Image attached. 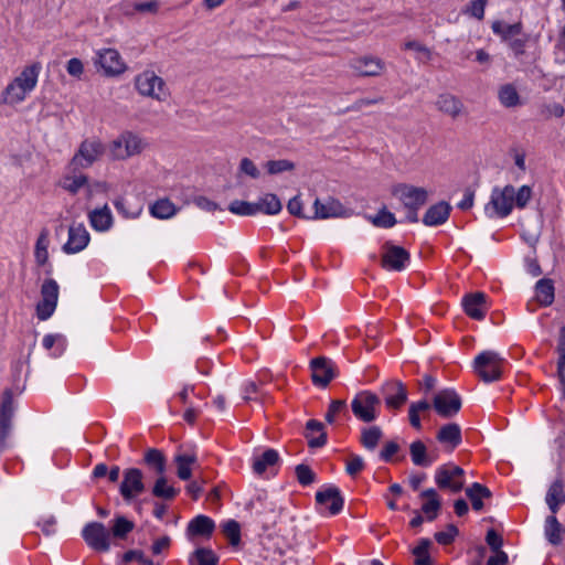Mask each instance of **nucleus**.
Listing matches in <instances>:
<instances>
[{
	"label": "nucleus",
	"instance_id": "obj_38",
	"mask_svg": "<svg viewBox=\"0 0 565 565\" xmlns=\"http://www.w3.org/2000/svg\"><path fill=\"white\" fill-rule=\"evenodd\" d=\"M177 476L181 480H190L192 477L191 465L196 462L195 455L180 454L174 457Z\"/></svg>",
	"mask_w": 565,
	"mask_h": 565
},
{
	"label": "nucleus",
	"instance_id": "obj_16",
	"mask_svg": "<svg viewBox=\"0 0 565 565\" xmlns=\"http://www.w3.org/2000/svg\"><path fill=\"white\" fill-rule=\"evenodd\" d=\"M385 404L388 408L399 409L407 401V391L401 381H388L381 387Z\"/></svg>",
	"mask_w": 565,
	"mask_h": 565
},
{
	"label": "nucleus",
	"instance_id": "obj_46",
	"mask_svg": "<svg viewBox=\"0 0 565 565\" xmlns=\"http://www.w3.org/2000/svg\"><path fill=\"white\" fill-rule=\"evenodd\" d=\"M369 220L374 226L381 228H391L397 223L395 215L385 206H383L374 216H370Z\"/></svg>",
	"mask_w": 565,
	"mask_h": 565
},
{
	"label": "nucleus",
	"instance_id": "obj_24",
	"mask_svg": "<svg viewBox=\"0 0 565 565\" xmlns=\"http://www.w3.org/2000/svg\"><path fill=\"white\" fill-rule=\"evenodd\" d=\"M315 215L312 218H329L342 216L344 212L343 205L334 199H330L326 203H321L319 199L313 203Z\"/></svg>",
	"mask_w": 565,
	"mask_h": 565
},
{
	"label": "nucleus",
	"instance_id": "obj_8",
	"mask_svg": "<svg viewBox=\"0 0 565 565\" xmlns=\"http://www.w3.org/2000/svg\"><path fill=\"white\" fill-rule=\"evenodd\" d=\"M461 397L454 388H444L433 397V407L443 418H451L461 409Z\"/></svg>",
	"mask_w": 565,
	"mask_h": 565
},
{
	"label": "nucleus",
	"instance_id": "obj_61",
	"mask_svg": "<svg viewBox=\"0 0 565 565\" xmlns=\"http://www.w3.org/2000/svg\"><path fill=\"white\" fill-rule=\"evenodd\" d=\"M238 171L252 179H258L260 177V171L249 158H243L241 160Z\"/></svg>",
	"mask_w": 565,
	"mask_h": 565
},
{
	"label": "nucleus",
	"instance_id": "obj_17",
	"mask_svg": "<svg viewBox=\"0 0 565 565\" xmlns=\"http://www.w3.org/2000/svg\"><path fill=\"white\" fill-rule=\"evenodd\" d=\"M89 243V234L83 224H73L68 228V239L62 249L66 254H76Z\"/></svg>",
	"mask_w": 565,
	"mask_h": 565
},
{
	"label": "nucleus",
	"instance_id": "obj_9",
	"mask_svg": "<svg viewBox=\"0 0 565 565\" xmlns=\"http://www.w3.org/2000/svg\"><path fill=\"white\" fill-rule=\"evenodd\" d=\"M57 299V282L52 278L45 279L41 286V300L36 305V317L39 320L44 321L52 317L56 309Z\"/></svg>",
	"mask_w": 565,
	"mask_h": 565
},
{
	"label": "nucleus",
	"instance_id": "obj_59",
	"mask_svg": "<svg viewBox=\"0 0 565 565\" xmlns=\"http://www.w3.org/2000/svg\"><path fill=\"white\" fill-rule=\"evenodd\" d=\"M365 467L364 460L359 455H351L347 462L345 471L348 475L354 477L361 472Z\"/></svg>",
	"mask_w": 565,
	"mask_h": 565
},
{
	"label": "nucleus",
	"instance_id": "obj_29",
	"mask_svg": "<svg viewBox=\"0 0 565 565\" xmlns=\"http://www.w3.org/2000/svg\"><path fill=\"white\" fill-rule=\"evenodd\" d=\"M280 461L279 454L276 449L268 448L262 455L256 456L253 461L254 473L262 476L267 468L274 467Z\"/></svg>",
	"mask_w": 565,
	"mask_h": 565
},
{
	"label": "nucleus",
	"instance_id": "obj_1",
	"mask_svg": "<svg viewBox=\"0 0 565 565\" xmlns=\"http://www.w3.org/2000/svg\"><path fill=\"white\" fill-rule=\"evenodd\" d=\"M503 363L498 352L482 351L473 360V370L484 383H492L501 379Z\"/></svg>",
	"mask_w": 565,
	"mask_h": 565
},
{
	"label": "nucleus",
	"instance_id": "obj_50",
	"mask_svg": "<svg viewBox=\"0 0 565 565\" xmlns=\"http://www.w3.org/2000/svg\"><path fill=\"white\" fill-rule=\"evenodd\" d=\"M222 532L227 537L232 546L241 543V525L235 520H228L222 525Z\"/></svg>",
	"mask_w": 565,
	"mask_h": 565
},
{
	"label": "nucleus",
	"instance_id": "obj_25",
	"mask_svg": "<svg viewBox=\"0 0 565 565\" xmlns=\"http://www.w3.org/2000/svg\"><path fill=\"white\" fill-rule=\"evenodd\" d=\"M353 68L362 76H377L383 70V62L380 58L364 56L353 61Z\"/></svg>",
	"mask_w": 565,
	"mask_h": 565
},
{
	"label": "nucleus",
	"instance_id": "obj_12",
	"mask_svg": "<svg viewBox=\"0 0 565 565\" xmlns=\"http://www.w3.org/2000/svg\"><path fill=\"white\" fill-rule=\"evenodd\" d=\"M13 416V393L10 388H6L2 393L0 404V451H2L7 446L6 439L11 433Z\"/></svg>",
	"mask_w": 565,
	"mask_h": 565
},
{
	"label": "nucleus",
	"instance_id": "obj_33",
	"mask_svg": "<svg viewBox=\"0 0 565 565\" xmlns=\"http://www.w3.org/2000/svg\"><path fill=\"white\" fill-rule=\"evenodd\" d=\"M153 497L164 500L172 501L179 493L180 489L174 488L168 483L167 476L157 477L154 484L151 489Z\"/></svg>",
	"mask_w": 565,
	"mask_h": 565
},
{
	"label": "nucleus",
	"instance_id": "obj_49",
	"mask_svg": "<svg viewBox=\"0 0 565 565\" xmlns=\"http://www.w3.org/2000/svg\"><path fill=\"white\" fill-rule=\"evenodd\" d=\"M35 262L39 266H45L49 262L47 234L43 231L38 237L34 250Z\"/></svg>",
	"mask_w": 565,
	"mask_h": 565
},
{
	"label": "nucleus",
	"instance_id": "obj_10",
	"mask_svg": "<svg viewBox=\"0 0 565 565\" xmlns=\"http://www.w3.org/2000/svg\"><path fill=\"white\" fill-rule=\"evenodd\" d=\"M392 194L402 202L404 207L420 209L428 201V191L425 188L408 183H397L392 189Z\"/></svg>",
	"mask_w": 565,
	"mask_h": 565
},
{
	"label": "nucleus",
	"instance_id": "obj_36",
	"mask_svg": "<svg viewBox=\"0 0 565 565\" xmlns=\"http://www.w3.org/2000/svg\"><path fill=\"white\" fill-rule=\"evenodd\" d=\"M246 509L254 511L257 516L266 519L268 513H275L276 507L274 502H267V493L263 491L246 504Z\"/></svg>",
	"mask_w": 565,
	"mask_h": 565
},
{
	"label": "nucleus",
	"instance_id": "obj_18",
	"mask_svg": "<svg viewBox=\"0 0 565 565\" xmlns=\"http://www.w3.org/2000/svg\"><path fill=\"white\" fill-rule=\"evenodd\" d=\"M463 311L475 320H482L486 317V295L483 292L467 294L462 298Z\"/></svg>",
	"mask_w": 565,
	"mask_h": 565
},
{
	"label": "nucleus",
	"instance_id": "obj_2",
	"mask_svg": "<svg viewBox=\"0 0 565 565\" xmlns=\"http://www.w3.org/2000/svg\"><path fill=\"white\" fill-rule=\"evenodd\" d=\"M380 397L371 391L359 392L351 402L353 415L363 423H372L379 416Z\"/></svg>",
	"mask_w": 565,
	"mask_h": 565
},
{
	"label": "nucleus",
	"instance_id": "obj_28",
	"mask_svg": "<svg viewBox=\"0 0 565 565\" xmlns=\"http://www.w3.org/2000/svg\"><path fill=\"white\" fill-rule=\"evenodd\" d=\"M435 482L439 489H449L454 493H458L463 489L462 481L452 480L449 465H443L436 470Z\"/></svg>",
	"mask_w": 565,
	"mask_h": 565
},
{
	"label": "nucleus",
	"instance_id": "obj_13",
	"mask_svg": "<svg viewBox=\"0 0 565 565\" xmlns=\"http://www.w3.org/2000/svg\"><path fill=\"white\" fill-rule=\"evenodd\" d=\"M312 383L320 387H327L337 376L332 361L326 356H317L310 361Z\"/></svg>",
	"mask_w": 565,
	"mask_h": 565
},
{
	"label": "nucleus",
	"instance_id": "obj_27",
	"mask_svg": "<svg viewBox=\"0 0 565 565\" xmlns=\"http://www.w3.org/2000/svg\"><path fill=\"white\" fill-rule=\"evenodd\" d=\"M409 455L415 466L424 468L429 467L436 459V456L428 454L422 440H415L409 445Z\"/></svg>",
	"mask_w": 565,
	"mask_h": 565
},
{
	"label": "nucleus",
	"instance_id": "obj_55",
	"mask_svg": "<svg viewBox=\"0 0 565 565\" xmlns=\"http://www.w3.org/2000/svg\"><path fill=\"white\" fill-rule=\"evenodd\" d=\"M458 534H459L458 527L455 524L449 523L446 526V531L436 532L434 537L438 544L449 545L455 541V539Z\"/></svg>",
	"mask_w": 565,
	"mask_h": 565
},
{
	"label": "nucleus",
	"instance_id": "obj_48",
	"mask_svg": "<svg viewBox=\"0 0 565 565\" xmlns=\"http://www.w3.org/2000/svg\"><path fill=\"white\" fill-rule=\"evenodd\" d=\"M295 476L299 484L308 487L316 482L317 475L307 463H299L295 467Z\"/></svg>",
	"mask_w": 565,
	"mask_h": 565
},
{
	"label": "nucleus",
	"instance_id": "obj_15",
	"mask_svg": "<svg viewBox=\"0 0 565 565\" xmlns=\"http://www.w3.org/2000/svg\"><path fill=\"white\" fill-rule=\"evenodd\" d=\"M316 502L327 507L331 515L339 514L344 507V498L335 486H328L316 492Z\"/></svg>",
	"mask_w": 565,
	"mask_h": 565
},
{
	"label": "nucleus",
	"instance_id": "obj_5",
	"mask_svg": "<svg viewBox=\"0 0 565 565\" xmlns=\"http://www.w3.org/2000/svg\"><path fill=\"white\" fill-rule=\"evenodd\" d=\"M146 491L143 472L139 468H127L122 472V481L119 484V493L126 503L135 501L137 495Z\"/></svg>",
	"mask_w": 565,
	"mask_h": 565
},
{
	"label": "nucleus",
	"instance_id": "obj_44",
	"mask_svg": "<svg viewBox=\"0 0 565 565\" xmlns=\"http://www.w3.org/2000/svg\"><path fill=\"white\" fill-rule=\"evenodd\" d=\"M43 347L45 350H51L55 345V351L53 352V356H61L66 350L67 341L63 334H46L43 338Z\"/></svg>",
	"mask_w": 565,
	"mask_h": 565
},
{
	"label": "nucleus",
	"instance_id": "obj_64",
	"mask_svg": "<svg viewBox=\"0 0 565 565\" xmlns=\"http://www.w3.org/2000/svg\"><path fill=\"white\" fill-rule=\"evenodd\" d=\"M488 0H473L469 3L468 12L476 19L482 20Z\"/></svg>",
	"mask_w": 565,
	"mask_h": 565
},
{
	"label": "nucleus",
	"instance_id": "obj_23",
	"mask_svg": "<svg viewBox=\"0 0 565 565\" xmlns=\"http://www.w3.org/2000/svg\"><path fill=\"white\" fill-rule=\"evenodd\" d=\"M113 156L116 159H125L140 152V140L135 136L127 139H118L113 142Z\"/></svg>",
	"mask_w": 565,
	"mask_h": 565
},
{
	"label": "nucleus",
	"instance_id": "obj_45",
	"mask_svg": "<svg viewBox=\"0 0 565 565\" xmlns=\"http://www.w3.org/2000/svg\"><path fill=\"white\" fill-rule=\"evenodd\" d=\"M499 100L508 108L515 107L520 104V95L512 84H505L499 89Z\"/></svg>",
	"mask_w": 565,
	"mask_h": 565
},
{
	"label": "nucleus",
	"instance_id": "obj_47",
	"mask_svg": "<svg viewBox=\"0 0 565 565\" xmlns=\"http://www.w3.org/2000/svg\"><path fill=\"white\" fill-rule=\"evenodd\" d=\"M228 210L233 214L242 215V216H253L258 213V207L255 202H247L242 200H234L230 203Z\"/></svg>",
	"mask_w": 565,
	"mask_h": 565
},
{
	"label": "nucleus",
	"instance_id": "obj_51",
	"mask_svg": "<svg viewBox=\"0 0 565 565\" xmlns=\"http://www.w3.org/2000/svg\"><path fill=\"white\" fill-rule=\"evenodd\" d=\"M191 557H194L199 565H217L218 556L207 547H198ZM192 562V558H190Z\"/></svg>",
	"mask_w": 565,
	"mask_h": 565
},
{
	"label": "nucleus",
	"instance_id": "obj_54",
	"mask_svg": "<svg viewBox=\"0 0 565 565\" xmlns=\"http://www.w3.org/2000/svg\"><path fill=\"white\" fill-rule=\"evenodd\" d=\"M341 413L344 415L348 414L347 402L344 399H332L324 415V419L328 424H333L335 422V416Z\"/></svg>",
	"mask_w": 565,
	"mask_h": 565
},
{
	"label": "nucleus",
	"instance_id": "obj_6",
	"mask_svg": "<svg viewBox=\"0 0 565 565\" xmlns=\"http://www.w3.org/2000/svg\"><path fill=\"white\" fill-rule=\"evenodd\" d=\"M135 85L142 96L157 100H164L167 97L166 83L153 71H145L137 75Z\"/></svg>",
	"mask_w": 565,
	"mask_h": 565
},
{
	"label": "nucleus",
	"instance_id": "obj_60",
	"mask_svg": "<svg viewBox=\"0 0 565 565\" xmlns=\"http://www.w3.org/2000/svg\"><path fill=\"white\" fill-rule=\"evenodd\" d=\"M399 449L401 447L396 441L390 440L384 445L383 449L380 451V459L384 462H391L393 461V456L396 455L399 451Z\"/></svg>",
	"mask_w": 565,
	"mask_h": 565
},
{
	"label": "nucleus",
	"instance_id": "obj_58",
	"mask_svg": "<svg viewBox=\"0 0 565 565\" xmlns=\"http://www.w3.org/2000/svg\"><path fill=\"white\" fill-rule=\"evenodd\" d=\"M132 561H137L142 565H151V559L145 556L141 550H129L122 554V562L128 564Z\"/></svg>",
	"mask_w": 565,
	"mask_h": 565
},
{
	"label": "nucleus",
	"instance_id": "obj_57",
	"mask_svg": "<svg viewBox=\"0 0 565 565\" xmlns=\"http://www.w3.org/2000/svg\"><path fill=\"white\" fill-rule=\"evenodd\" d=\"M65 181L68 183L64 184V189L71 192L72 194H76L82 186H84L88 179L85 174H77V172L73 173L71 177H66Z\"/></svg>",
	"mask_w": 565,
	"mask_h": 565
},
{
	"label": "nucleus",
	"instance_id": "obj_63",
	"mask_svg": "<svg viewBox=\"0 0 565 565\" xmlns=\"http://www.w3.org/2000/svg\"><path fill=\"white\" fill-rule=\"evenodd\" d=\"M532 195V190L529 185H522L518 192L514 191V202L520 209H523L529 203Z\"/></svg>",
	"mask_w": 565,
	"mask_h": 565
},
{
	"label": "nucleus",
	"instance_id": "obj_39",
	"mask_svg": "<svg viewBox=\"0 0 565 565\" xmlns=\"http://www.w3.org/2000/svg\"><path fill=\"white\" fill-rule=\"evenodd\" d=\"M383 437V431L379 426H369L362 428L360 443L367 450H374Z\"/></svg>",
	"mask_w": 565,
	"mask_h": 565
},
{
	"label": "nucleus",
	"instance_id": "obj_14",
	"mask_svg": "<svg viewBox=\"0 0 565 565\" xmlns=\"http://www.w3.org/2000/svg\"><path fill=\"white\" fill-rule=\"evenodd\" d=\"M95 64L100 66L106 76H117L126 71L119 52L115 49H104L97 52Z\"/></svg>",
	"mask_w": 565,
	"mask_h": 565
},
{
	"label": "nucleus",
	"instance_id": "obj_34",
	"mask_svg": "<svg viewBox=\"0 0 565 565\" xmlns=\"http://www.w3.org/2000/svg\"><path fill=\"white\" fill-rule=\"evenodd\" d=\"M546 503L553 514H555L559 507L565 503L564 486L561 479L555 480L551 484L546 493Z\"/></svg>",
	"mask_w": 565,
	"mask_h": 565
},
{
	"label": "nucleus",
	"instance_id": "obj_42",
	"mask_svg": "<svg viewBox=\"0 0 565 565\" xmlns=\"http://www.w3.org/2000/svg\"><path fill=\"white\" fill-rule=\"evenodd\" d=\"M563 531L562 524L555 515H548L545 520V536L552 545H559L562 543L561 532Z\"/></svg>",
	"mask_w": 565,
	"mask_h": 565
},
{
	"label": "nucleus",
	"instance_id": "obj_3",
	"mask_svg": "<svg viewBox=\"0 0 565 565\" xmlns=\"http://www.w3.org/2000/svg\"><path fill=\"white\" fill-rule=\"evenodd\" d=\"M514 186L505 185L503 189L493 188L489 203L484 210L489 217H505L513 209Z\"/></svg>",
	"mask_w": 565,
	"mask_h": 565
},
{
	"label": "nucleus",
	"instance_id": "obj_30",
	"mask_svg": "<svg viewBox=\"0 0 565 565\" xmlns=\"http://www.w3.org/2000/svg\"><path fill=\"white\" fill-rule=\"evenodd\" d=\"M436 106L440 111L451 116L452 118H457L463 108L461 100L448 93L440 94L438 96Z\"/></svg>",
	"mask_w": 565,
	"mask_h": 565
},
{
	"label": "nucleus",
	"instance_id": "obj_52",
	"mask_svg": "<svg viewBox=\"0 0 565 565\" xmlns=\"http://www.w3.org/2000/svg\"><path fill=\"white\" fill-rule=\"evenodd\" d=\"M268 174L276 175L286 171H292L296 164L287 159L269 160L265 163Z\"/></svg>",
	"mask_w": 565,
	"mask_h": 565
},
{
	"label": "nucleus",
	"instance_id": "obj_22",
	"mask_svg": "<svg viewBox=\"0 0 565 565\" xmlns=\"http://www.w3.org/2000/svg\"><path fill=\"white\" fill-rule=\"evenodd\" d=\"M142 462L147 468L152 471L157 477L166 475L167 458L164 454L157 448H149L146 450Z\"/></svg>",
	"mask_w": 565,
	"mask_h": 565
},
{
	"label": "nucleus",
	"instance_id": "obj_7",
	"mask_svg": "<svg viewBox=\"0 0 565 565\" xmlns=\"http://www.w3.org/2000/svg\"><path fill=\"white\" fill-rule=\"evenodd\" d=\"M411 260V254L402 246L386 241L382 245L381 266L386 270L402 271Z\"/></svg>",
	"mask_w": 565,
	"mask_h": 565
},
{
	"label": "nucleus",
	"instance_id": "obj_26",
	"mask_svg": "<svg viewBox=\"0 0 565 565\" xmlns=\"http://www.w3.org/2000/svg\"><path fill=\"white\" fill-rule=\"evenodd\" d=\"M215 529L214 521L206 515H198L190 521L186 532L191 536H211Z\"/></svg>",
	"mask_w": 565,
	"mask_h": 565
},
{
	"label": "nucleus",
	"instance_id": "obj_37",
	"mask_svg": "<svg viewBox=\"0 0 565 565\" xmlns=\"http://www.w3.org/2000/svg\"><path fill=\"white\" fill-rule=\"evenodd\" d=\"M255 203L257 204L258 213L267 215H276L282 209V204L275 193H266Z\"/></svg>",
	"mask_w": 565,
	"mask_h": 565
},
{
	"label": "nucleus",
	"instance_id": "obj_41",
	"mask_svg": "<svg viewBox=\"0 0 565 565\" xmlns=\"http://www.w3.org/2000/svg\"><path fill=\"white\" fill-rule=\"evenodd\" d=\"M177 209L172 202L168 199H160L150 206V213L153 217L166 220L173 216Z\"/></svg>",
	"mask_w": 565,
	"mask_h": 565
},
{
	"label": "nucleus",
	"instance_id": "obj_4",
	"mask_svg": "<svg viewBox=\"0 0 565 565\" xmlns=\"http://www.w3.org/2000/svg\"><path fill=\"white\" fill-rule=\"evenodd\" d=\"M103 151L104 147L100 141L84 140L70 162V171L75 173L81 169L90 167L102 156Z\"/></svg>",
	"mask_w": 565,
	"mask_h": 565
},
{
	"label": "nucleus",
	"instance_id": "obj_11",
	"mask_svg": "<svg viewBox=\"0 0 565 565\" xmlns=\"http://www.w3.org/2000/svg\"><path fill=\"white\" fill-rule=\"evenodd\" d=\"M110 533L102 522H89L82 530V537L96 552H108Z\"/></svg>",
	"mask_w": 565,
	"mask_h": 565
},
{
	"label": "nucleus",
	"instance_id": "obj_21",
	"mask_svg": "<svg viewBox=\"0 0 565 565\" xmlns=\"http://www.w3.org/2000/svg\"><path fill=\"white\" fill-rule=\"evenodd\" d=\"M436 439L440 444L449 446L450 450H454L462 441L461 428L457 423L445 424L438 430Z\"/></svg>",
	"mask_w": 565,
	"mask_h": 565
},
{
	"label": "nucleus",
	"instance_id": "obj_32",
	"mask_svg": "<svg viewBox=\"0 0 565 565\" xmlns=\"http://www.w3.org/2000/svg\"><path fill=\"white\" fill-rule=\"evenodd\" d=\"M89 222L94 230L98 232L108 231L113 225L111 212L107 205L96 209L89 213Z\"/></svg>",
	"mask_w": 565,
	"mask_h": 565
},
{
	"label": "nucleus",
	"instance_id": "obj_62",
	"mask_svg": "<svg viewBox=\"0 0 565 565\" xmlns=\"http://www.w3.org/2000/svg\"><path fill=\"white\" fill-rule=\"evenodd\" d=\"M486 542L492 552H501L503 545L502 536L494 530L489 529L486 535Z\"/></svg>",
	"mask_w": 565,
	"mask_h": 565
},
{
	"label": "nucleus",
	"instance_id": "obj_40",
	"mask_svg": "<svg viewBox=\"0 0 565 565\" xmlns=\"http://www.w3.org/2000/svg\"><path fill=\"white\" fill-rule=\"evenodd\" d=\"M429 539H420L418 545L412 550L415 556L414 565H434V562L429 555V548L431 546Z\"/></svg>",
	"mask_w": 565,
	"mask_h": 565
},
{
	"label": "nucleus",
	"instance_id": "obj_35",
	"mask_svg": "<svg viewBox=\"0 0 565 565\" xmlns=\"http://www.w3.org/2000/svg\"><path fill=\"white\" fill-rule=\"evenodd\" d=\"M554 291V282L550 278H542L535 285V297L543 307H548L553 303Z\"/></svg>",
	"mask_w": 565,
	"mask_h": 565
},
{
	"label": "nucleus",
	"instance_id": "obj_20",
	"mask_svg": "<svg viewBox=\"0 0 565 565\" xmlns=\"http://www.w3.org/2000/svg\"><path fill=\"white\" fill-rule=\"evenodd\" d=\"M306 429L308 433L305 434V437L308 440L309 448H321L327 444L328 436L324 431L323 423L317 419H309L306 423Z\"/></svg>",
	"mask_w": 565,
	"mask_h": 565
},
{
	"label": "nucleus",
	"instance_id": "obj_43",
	"mask_svg": "<svg viewBox=\"0 0 565 565\" xmlns=\"http://www.w3.org/2000/svg\"><path fill=\"white\" fill-rule=\"evenodd\" d=\"M135 523L124 515H118L113 521L110 534L115 539L124 540L134 530Z\"/></svg>",
	"mask_w": 565,
	"mask_h": 565
},
{
	"label": "nucleus",
	"instance_id": "obj_56",
	"mask_svg": "<svg viewBox=\"0 0 565 565\" xmlns=\"http://www.w3.org/2000/svg\"><path fill=\"white\" fill-rule=\"evenodd\" d=\"M441 510V500H426L420 508V511L425 514L426 520L429 522L435 521Z\"/></svg>",
	"mask_w": 565,
	"mask_h": 565
},
{
	"label": "nucleus",
	"instance_id": "obj_53",
	"mask_svg": "<svg viewBox=\"0 0 565 565\" xmlns=\"http://www.w3.org/2000/svg\"><path fill=\"white\" fill-rule=\"evenodd\" d=\"M26 93L28 90L23 87L18 86L14 83H10L3 92L4 102L11 105L18 104L25 98Z\"/></svg>",
	"mask_w": 565,
	"mask_h": 565
},
{
	"label": "nucleus",
	"instance_id": "obj_31",
	"mask_svg": "<svg viewBox=\"0 0 565 565\" xmlns=\"http://www.w3.org/2000/svg\"><path fill=\"white\" fill-rule=\"evenodd\" d=\"M41 71V64L40 63H33L30 66H26L21 74L14 78L12 83L17 84L18 86L23 87L28 92H31L36 83L39 73Z\"/></svg>",
	"mask_w": 565,
	"mask_h": 565
},
{
	"label": "nucleus",
	"instance_id": "obj_19",
	"mask_svg": "<svg viewBox=\"0 0 565 565\" xmlns=\"http://www.w3.org/2000/svg\"><path fill=\"white\" fill-rule=\"evenodd\" d=\"M450 212V204L445 201H440L429 206L422 221L426 226H438L449 218Z\"/></svg>",
	"mask_w": 565,
	"mask_h": 565
}]
</instances>
